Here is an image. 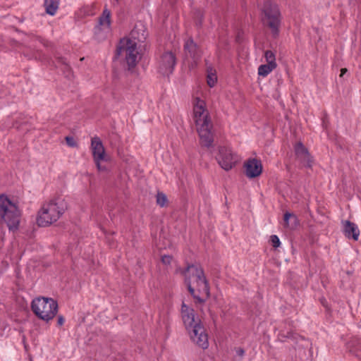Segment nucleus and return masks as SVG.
I'll use <instances>...</instances> for the list:
<instances>
[{
    "label": "nucleus",
    "mask_w": 361,
    "mask_h": 361,
    "mask_svg": "<svg viewBox=\"0 0 361 361\" xmlns=\"http://www.w3.org/2000/svg\"><path fill=\"white\" fill-rule=\"evenodd\" d=\"M190 293L200 302L209 296V288L202 269L197 265H189L183 271Z\"/></svg>",
    "instance_id": "obj_1"
},
{
    "label": "nucleus",
    "mask_w": 361,
    "mask_h": 361,
    "mask_svg": "<svg viewBox=\"0 0 361 361\" xmlns=\"http://www.w3.org/2000/svg\"><path fill=\"white\" fill-rule=\"evenodd\" d=\"M67 208L65 198L56 197L43 204L38 212L37 224L42 227L49 226L59 219Z\"/></svg>",
    "instance_id": "obj_2"
},
{
    "label": "nucleus",
    "mask_w": 361,
    "mask_h": 361,
    "mask_svg": "<svg viewBox=\"0 0 361 361\" xmlns=\"http://www.w3.org/2000/svg\"><path fill=\"white\" fill-rule=\"evenodd\" d=\"M143 47L130 39H121L117 47V54L124 59L129 68L136 66L141 59Z\"/></svg>",
    "instance_id": "obj_3"
},
{
    "label": "nucleus",
    "mask_w": 361,
    "mask_h": 361,
    "mask_svg": "<svg viewBox=\"0 0 361 361\" xmlns=\"http://www.w3.org/2000/svg\"><path fill=\"white\" fill-rule=\"evenodd\" d=\"M31 307L35 315L45 322L51 320L58 310L56 302L52 298L45 297L35 298L32 301Z\"/></svg>",
    "instance_id": "obj_4"
},
{
    "label": "nucleus",
    "mask_w": 361,
    "mask_h": 361,
    "mask_svg": "<svg viewBox=\"0 0 361 361\" xmlns=\"http://www.w3.org/2000/svg\"><path fill=\"white\" fill-rule=\"evenodd\" d=\"M0 214L9 229L17 228L20 212L16 203L5 195H0Z\"/></svg>",
    "instance_id": "obj_5"
},
{
    "label": "nucleus",
    "mask_w": 361,
    "mask_h": 361,
    "mask_svg": "<svg viewBox=\"0 0 361 361\" xmlns=\"http://www.w3.org/2000/svg\"><path fill=\"white\" fill-rule=\"evenodd\" d=\"M91 150L97 170L100 172H107L109 170L111 157L106 152L99 137H94L92 138Z\"/></svg>",
    "instance_id": "obj_6"
},
{
    "label": "nucleus",
    "mask_w": 361,
    "mask_h": 361,
    "mask_svg": "<svg viewBox=\"0 0 361 361\" xmlns=\"http://www.w3.org/2000/svg\"><path fill=\"white\" fill-rule=\"evenodd\" d=\"M264 23L267 25L274 35H276L281 23V13L276 4L267 3L264 8Z\"/></svg>",
    "instance_id": "obj_7"
},
{
    "label": "nucleus",
    "mask_w": 361,
    "mask_h": 361,
    "mask_svg": "<svg viewBox=\"0 0 361 361\" xmlns=\"http://www.w3.org/2000/svg\"><path fill=\"white\" fill-rule=\"evenodd\" d=\"M192 104V119L195 126L212 123L204 100L196 97L193 99Z\"/></svg>",
    "instance_id": "obj_8"
},
{
    "label": "nucleus",
    "mask_w": 361,
    "mask_h": 361,
    "mask_svg": "<svg viewBox=\"0 0 361 361\" xmlns=\"http://www.w3.org/2000/svg\"><path fill=\"white\" fill-rule=\"evenodd\" d=\"M216 160L222 169L228 171L238 161L239 157L231 147L228 146H221L219 147Z\"/></svg>",
    "instance_id": "obj_9"
},
{
    "label": "nucleus",
    "mask_w": 361,
    "mask_h": 361,
    "mask_svg": "<svg viewBox=\"0 0 361 361\" xmlns=\"http://www.w3.org/2000/svg\"><path fill=\"white\" fill-rule=\"evenodd\" d=\"M191 341L202 349L209 346L208 335L202 322H197L190 329L187 330Z\"/></svg>",
    "instance_id": "obj_10"
},
{
    "label": "nucleus",
    "mask_w": 361,
    "mask_h": 361,
    "mask_svg": "<svg viewBox=\"0 0 361 361\" xmlns=\"http://www.w3.org/2000/svg\"><path fill=\"white\" fill-rule=\"evenodd\" d=\"M176 65V57L173 52L167 51L164 52L158 61L159 71L168 75L171 73Z\"/></svg>",
    "instance_id": "obj_11"
},
{
    "label": "nucleus",
    "mask_w": 361,
    "mask_h": 361,
    "mask_svg": "<svg viewBox=\"0 0 361 361\" xmlns=\"http://www.w3.org/2000/svg\"><path fill=\"white\" fill-rule=\"evenodd\" d=\"M147 37V28L143 23H137L129 35L123 38V39H130L135 42L137 44L144 47V42Z\"/></svg>",
    "instance_id": "obj_12"
},
{
    "label": "nucleus",
    "mask_w": 361,
    "mask_h": 361,
    "mask_svg": "<svg viewBox=\"0 0 361 361\" xmlns=\"http://www.w3.org/2000/svg\"><path fill=\"white\" fill-rule=\"evenodd\" d=\"M111 31V12L108 8H104L102 16L99 18L98 25L95 27V35L104 37Z\"/></svg>",
    "instance_id": "obj_13"
},
{
    "label": "nucleus",
    "mask_w": 361,
    "mask_h": 361,
    "mask_svg": "<svg viewBox=\"0 0 361 361\" xmlns=\"http://www.w3.org/2000/svg\"><path fill=\"white\" fill-rule=\"evenodd\" d=\"M180 313L186 330L190 329L197 322H201L199 317L195 316L194 310L185 302L182 303Z\"/></svg>",
    "instance_id": "obj_14"
},
{
    "label": "nucleus",
    "mask_w": 361,
    "mask_h": 361,
    "mask_svg": "<svg viewBox=\"0 0 361 361\" xmlns=\"http://www.w3.org/2000/svg\"><path fill=\"white\" fill-rule=\"evenodd\" d=\"M212 123L196 127L201 144L207 147H210L213 142V134L212 133Z\"/></svg>",
    "instance_id": "obj_15"
},
{
    "label": "nucleus",
    "mask_w": 361,
    "mask_h": 361,
    "mask_svg": "<svg viewBox=\"0 0 361 361\" xmlns=\"http://www.w3.org/2000/svg\"><path fill=\"white\" fill-rule=\"evenodd\" d=\"M245 171L246 176L250 178L260 176L262 172L261 161L256 159H248L245 164Z\"/></svg>",
    "instance_id": "obj_16"
},
{
    "label": "nucleus",
    "mask_w": 361,
    "mask_h": 361,
    "mask_svg": "<svg viewBox=\"0 0 361 361\" xmlns=\"http://www.w3.org/2000/svg\"><path fill=\"white\" fill-rule=\"evenodd\" d=\"M295 152L298 159L305 166H310L312 164V157L307 149L301 143L298 142L295 146Z\"/></svg>",
    "instance_id": "obj_17"
},
{
    "label": "nucleus",
    "mask_w": 361,
    "mask_h": 361,
    "mask_svg": "<svg viewBox=\"0 0 361 361\" xmlns=\"http://www.w3.org/2000/svg\"><path fill=\"white\" fill-rule=\"evenodd\" d=\"M343 225L345 235L348 238H353L355 241L357 240L360 235L358 226L350 221H343Z\"/></svg>",
    "instance_id": "obj_18"
},
{
    "label": "nucleus",
    "mask_w": 361,
    "mask_h": 361,
    "mask_svg": "<svg viewBox=\"0 0 361 361\" xmlns=\"http://www.w3.org/2000/svg\"><path fill=\"white\" fill-rule=\"evenodd\" d=\"M184 48L186 53L194 60L200 57V51L192 39L185 41Z\"/></svg>",
    "instance_id": "obj_19"
},
{
    "label": "nucleus",
    "mask_w": 361,
    "mask_h": 361,
    "mask_svg": "<svg viewBox=\"0 0 361 361\" xmlns=\"http://www.w3.org/2000/svg\"><path fill=\"white\" fill-rule=\"evenodd\" d=\"M59 0H44V6L46 13L50 16H54L59 8Z\"/></svg>",
    "instance_id": "obj_20"
},
{
    "label": "nucleus",
    "mask_w": 361,
    "mask_h": 361,
    "mask_svg": "<svg viewBox=\"0 0 361 361\" xmlns=\"http://www.w3.org/2000/svg\"><path fill=\"white\" fill-rule=\"evenodd\" d=\"M95 14L94 8L92 5H86L82 6L78 11V15L81 18L92 16Z\"/></svg>",
    "instance_id": "obj_21"
},
{
    "label": "nucleus",
    "mask_w": 361,
    "mask_h": 361,
    "mask_svg": "<svg viewBox=\"0 0 361 361\" xmlns=\"http://www.w3.org/2000/svg\"><path fill=\"white\" fill-rule=\"evenodd\" d=\"M285 225L290 228H293L297 225L296 217L291 213L286 212L284 214Z\"/></svg>",
    "instance_id": "obj_22"
},
{
    "label": "nucleus",
    "mask_w": 361,
    "mask_h": 361,
    "mask_svg": "<svg viewBox=\"0 0 361 361\" xmlns=\"http://www.w3.org/2000/svg\"><path fill=\"white\" fill-rule=\"evenodd\" d=\"M207 84L210 87H214L216 81L217 76L216 71L212 68L207 69Z\"/></svg>",
    "instance_id": "obj_23"
},
{
    "label": "nucleus",
    "mask_w": 361,
    "mask_h": 361,
    "mask_svg": "<svg viewBox=\"0 0 361 361\" xmlns=\"http://www.w3.org/2000/svg\"><path fill=\"white\" fill-rule=\"evenodd\" d=\"M276 68L269 64H262L258 68V75L262 77L267 76Z\"/></svg>",
    "instance_id": "obj_24"
},
{
    "label": "nucleus",
    "mask_w": 361,
    "mask_h": 361,
    "mask_svg": "<svg viewBox=\"0 0 361 361\" xmlns=\"http://www.w3.org/2000/svg\"><path fill=\"white\" fill-rule=\"evenodd\" d=\"M264 58L267 62V64H269L275 68H276L277 64L276 62V56L275 54L271 51H266L264 52Z\"/></svg>",
    "instance_id": "obj_25"
},
{
    "label": "nucleus",
    "mask_w": 361,
    "mask_h": 361,
    "mask_svg": "<svg viewBox=\"0 0 361 361\" xmlns=\"http://www.w3.org/2000/svg\"><path fill=\"white\" fill-rule=\"evenodd\" d=\"M167 201L166 196L162 192H158L157 195V203L161 207H164Z\"/></svg>",
    "instance_id": "obj_26"
},
{
    "label": "nucleus",
    "mask_w": 361,
    "mask_h": 361,
    "mask_svg": "<svg viewBox=\"0 0 361 361\" xmlns=\"http://www.w3.org/2000/svg\"><path fill=\"white\" fill-rule=\"evenodd\" d=\"M174 262L171 255H163L161 257V262L166 266H170Z\"/></svg>",
    "instance_id": "obj_27"
},
{
    "label": "nucleus",
    "mask_w": 361,
    "mask_h": 361,
    "mask_svg": "<svg viewBox=\"0 0 361 361\" xmlns=\"http://www.w3.org/2000/svg\"><path fill=\"white\" fill-rule=\"evenodd\" d=\"M271 242L273 247H274L275 248L279 247L281 245L280 240L279 237L276 235H273L271 236Z\"/></svg>",
    "instance_id": "obj_28"
},
{
    "label": "nucleus",
    "mask_w": 361,
    "mask_h": 361,
    "mask_svg": "<svg viewBox=\"0 0 361 361\" xmlns=\"http://www.w3.org/2000/svg\"><path fill=\"white\" fill-rule=\"evenodd\" d=\"M64 322H65V319H64L63 317H59L58 318V324H59V326L63 325V323H64Z\"/></svg>",
    "instance_id": "obj_29"
},
{
    "label": "nucleus",
    "mask_w": 361,
    "mask_h": 361,
    "mask_svg": "<svg viewBox=\"0 0 361 361\" xmlns=\"http://www.w3.org/2000/svg\"><path fill=\"white\" fill-rule=\"evenodd\" d=\"M348 70L346 68H342L341 70L340 77H343L345 73H347Z\"/></svg>",
    "instance_id": "obj_30"
},
{
    "label": "nucleus",
    "mask_w": 361,
    "mask_h": 361,
    "mask_svg": "<svg viewBox=\"0 0 361 361\" xmlns=\"http://www.w3.org/2000/svg\"><path fill=\"white\" fill-rule=\"evenodd\" d=\"M75 142L73 138L69 137V146H75Z\"/></svg>",
    "instance_id": "obj_31"
},
{
    "label": "nucleus",
    "mask_w": 361,
    "mask_h": 361,
    "mask_svg": "<svg viewBox=\"0 0 361 361\" xmlns=\"http://www.w3.org/2000/svg\"><path fill=\"white\" fill-rule=\"evenodd\" d=\"M238 354L239 355H243L244 354V350H242V349H239V350H238Z\"/></svg>",
    "instance_id": "obj_32"
},
{
    "label": "nucleus",
    "mask_w": 361,
    "mask_h": 361,
    "mask_svg": "<svg viewBox=\"0 0 361 361\" xmlns=\"http://www.w3.org/2000/svg\"><path fill=\"white\" fill-rule=\"evenodd\" d=\"M65 140H66V141H68V137H65Z\"/></svg>",
    "instance_id": "obj_33"
}]
</instances>
